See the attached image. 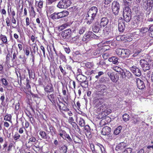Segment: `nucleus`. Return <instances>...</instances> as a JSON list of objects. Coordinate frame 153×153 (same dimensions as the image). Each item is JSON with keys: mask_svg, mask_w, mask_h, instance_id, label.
<instances>
[{"mask_svg": "<svg viewBox=\"0 0 153 153\" xmlns=\"http://www.w3.org/2000/svg\"><path fill=\"white\" fill-rule=\"evenodd\" d=\"M43 2L42 0H40L39 1H36L35 5L40 9H41L43 7Z\"/></svg>", "mask_w": 153, "mask_h": 153, "instance_id": "c85d7f7f", "label": "nucleus"}, {"mask_svg": "<svg viewBox=\"0 0 153 153\" xmlns=\"http://www.w3.org/2000/svg\"><path fill=\"white\" fill-rule=\"evenodd\" d=\"M10 53H8L6 56V58L5 62L7 63H8L10 62Z\"/></svg>", "mask_w": 153, "mask_h": 153, "instance_id": "09e8293b", "label": "nucleus"}, {"mask_svg": "<svg viewBox=\"0 0 153 153\" xmlns=\"http://www.w3.org/2000/svg\"><path fill=\"white\" fill-rule=\"evenodd\" d=\"M144 121V120L142 118H140L138 117H133L132 123L134 124H136L139 123L143 122Z\"/></svg>", "mask_w": 153, "mask_h": 153, "instance_id": "393cba45", "label": "nucleus"}, {"mask_svg": "<svg viewBox=\"0 0 153 153\" xmlns=\"http://www.w3.org/2000/svg\"><path fill=\"white\" fill-rule=\"evenodd\" d=\"M132 151V149L130 148H126L123 152L124 153H131Z\"/></svg>", "mask_w": 153, "mask_h": 153, "instance_id": "37998d69", "label": "nucleus"}, {"mask_svg": "<svg viewBox=\"0 0 153 153\" xmlns=\"http://www.w3.org/2000/svg\"><path fill=\"white\" fill-rule=\"evenodd\" d=\"M76 79L78 81L82 82V84H83V82H85L86 80L87 77L82 74H79L77 76Z\"/></svg>", "mask_w": 153, "mask_h": 153, "instance_id": "a211bd4d", "label": "nucleus"}, {"mask_svg": "<svg viewBox=\"0 0 153 153\" xmlns=\"http://www.w3.org/2000/svg\"><path fill=\"white\" fill-rule=\"evenodd\" d=\"M125 72L126 71L123 70L121 68L120 71H119L118 73H119V74H120L122 78H124V76H125Z\"/></svg>", "mask_w": 153, "mask_h": 153, "instance_id": "49530a36", "label": "nucleus"}, {"mask_svg": "<svg viewBox=\"0 0 153 153\" xmlns=\"http://www.w3.org/2000/svg\"><path fill=\"white\" fill-rule=\"evenodd\" d=\"M111 68L113 70L115 71H116L117 72H118L119 71H120L121 69V68L117 66H113Z\"/></svg>", "mask_w": 153, "mask_h": 153, "instance_id": "a19ab883", "label": "nucleus"}, {"mask_svg": "<svg viewBox=\"0 0 153 153\" xmlns=\"http://www.w3.org/2000/svg\"><path fill=\"white\" fill-rule=\"evenodd\" d=\"M141 51V50L140 49H139L138 50H137L136 49H135L134 51V54L133 55V56H137L138 53H140Z\"/></svg>", "mask_w": 153, "mask_h": 153, "instance_id": "8fccbe9b", "label": "nucleus"}, {"mask_svg": "<svg viewBox=\"0 0 153 153\" xmlns=\"http://www.w3.org/2000/svg\"><path fill=\"white\" fill-rule=\"evenodd\" d=\"M71 4L70 0H61L59 2L57 7L60 8H66Z\"/></svg>", "mask_w": 153, "mask_h": 153, "instance_id": "7ed1b4c3", "label": "nucleus"}, {"mask_svg": "<svg viewBox=\"0 0 153 153\" xmlns=\"http://www.w3.org/2000/svg\"><path fill=\"white\" fill-rule=\"evenodd\" d=\"M108 22V20L106 17H103L101 19L100 26L104 27L105 26Z\"/></svg>", "mask_w": 153, "mask_h": 153, "instance_id": "5701e85b", "label": "nucleus"}, {"mask_svg": "<svg viewBox=\"0 0 153 153\" xmlns=\"http://www.w3.org/2000/svg\"><path fill=\"white\" fill-rule=\"evenodd\" d=\"M100 49L97 48L96 49L93 51V54L95 56H97L100 53Z\"/></svg>", "mask_w": 153, "mask_h": 153, "instance_id": "c9c22d12", "label": "nucleus"}, {"mask_svg": "<svg viewBox=\"0 0 153 153\" xmlns=\"http://www.w3.org/2000/svg\"><path fill=\"white\" fill-rule=\"evenodd\" d=\"M125 5H130L131 3V0H123Z\"/></svg>", "mask_w": 153, "mask_h": 153, "instance_id": "5fc2aeb1", "label": "nucleus"}, {"mask_svg": "<svg viewBox=\"0 0 153 153\" xmlns=\"http://www.w3.org/2000/svg\"><path fill=\"white\" fill-rule=\"evenodd\" d=\"M118 58L116 56H112L109 58L108 60L114 64H118L119 63Z\"/></svg>", "mask_w": 153, "mask_h": 153, "instance_id": "412c9836", "label": "nucleus"}, {"mask_svg": "<svg viewBox=\"0 0 153 153\" xmlns=\"http://www.w3.org/2000/svg\"><path fill=\"white\" fill-rule=\"evenodd\" d=\"M118 22L119 30L120 32H123L124 30L125 27V22L122 19H119Z\"/></svg>", "mask_w": 153, "mask_h": 153, "instance_id": "f8f14e48", "label": "nucleus"}, {"mask_svg": "<svg viewBox=\"0 0 153 153\" xmlns=\"http://www.w3.org/2000/svg\"><path fill=\"white\" fill-rule=\"evenodd\" d=\"M111 131V129L110 127L105 126L102 128V132L103 134H108L110 133Z\"/></svg>", "mask_w": 153, "mask_h": 153, "instance_id": "a878e982", "label": "nucleus"}, {"mask_svg": "<svg viewBox=\"0 0 153 153\" xmlns=\"http://www.w3.org/2000/svg\"><path fill=\"white\" fill-rule=\"evenodd\" d=\"M122 128V127L121 126H119L114 130V134H119L121 133Z\"/></svg>", "mask_w": 153, "mask_h": 153, "instance_id": "72a5a7b5", "label": "nucleus"}, {"mask_svg": "<svg viewBox=\"0 0 153 153\" xmlns=\"http://www.w3.org/2000/svg\"><path fill=\"white\" fill-rule=\"evenodd\" d=\"M137 86L138 88L140 89H143L145 87V84L139 78L136 79Z\"/></svg>", "mask_w": 153, "mask_h": 153, "instance_id": "2eb2a0df", "label": "nucleus"}, {"mask_svg": "<svg viewBox=\"0 0 153 153\" xmlns=\"http://www.w3.org/2000/svg\"><path fill=\"white\" fill-rule=\"evenodd\" d=\"M83 84H82V82L80 83V85L82 87L85 88L88 86V82L86 80L85 82H83Z\"/></svg>", "mask_w": 153, "mask_h": 153, "instance_id": "6e6d98bb", "label": "nucleus"}, {"mask_svg": "<svg viewBox=\"0 0 153 153\" xmlns=\"http://www.w3.org/2000/svg\"><path fill=\"white\" fill-rule=\"evenodd\" d=\"M107 74L111 80L113 82H116L119 79V76L117 74H114L113 73L108 72Z\"/></svg>", "mask_w": 153, "mask_h": 153, "instance_id": "9d476101", "label": "nucleus"}, {"mask_svg": "<svg viewBox=\"0 0 153 153\" xmlns=\"http://www.w3.org/2000/svg\"><path fill=\"white\" fill-rule=\"evenodd\" d=\"M85 66L87 68H91L93 66V64L91 62H88L86 63Z\"/></svg>", "mask_w": 153, "mask_h": 153, "instance_id": "603ef678", "label": "nucleus"}, {"mask_svg": "<svg viewBox=\"0 0 153 153\" xmlns=\"http://www.w3.org/2000/svg\"><path fill=\"white\" fill-rule=\"evenodd\" d=\"M98 91L103 96L106 95L108 92L107 87L104 84H100L98 86Z\"/></svg>", "mask_w": 153, "mask_h": 153, "instance_id": "423d86ee", "label": "nucleus"}, {"mask_svg": "<svg viewBox=\"0 0 153 153\" xmlns=\"http://www.w3.org/2000/svg\"><path fill=\"white\" fill-rule=\"evenodd\" d=\"M86 17V19L88 20L87 23L89 25L93 22L95 17L93 16L92 15L90 16L87 13Z\"/></svg>", "mask_w": 153, "mask_h": 153, "instance_id": "4be33fe9", "label": "nucleus"}, {"mask_svg": "<svg viewBox=\"0 0 153 153\" xmlns=\"http://www.w3.org/2000/svg\"><path fill=\"white\" fill-rule=\"evenodd\" d=\"M131 10L128 6L124 7L123 11V16L125 21L127 22L130 21L131 19Z\"/></svg>", "mask_w": 153, "mask_h": 153, "instance_id": "f257e3e1", "label": "nucleus"}, {"mask_svg": "<svg viewBox=\"0 0 153 153\" xmlns=\"http://www.w3.org/2000/svg\"><path fill=\"white\" fill-rule=\"evenodd\" d=\"M140 64L143 71H146L150 69L149 63L145 60L144 59H141L140 61Z\"/></svg>", "mask_w": 153, "mask_h": 153, "instance_id": "0eeeda50", "label": "nucleus"}, {"mask_svg": "<svg viewBox=\"0 0 153 153\" xmlns=\"http://www.w3.org/2000/svg\"><path fill=\"white\" fill-rule=\"evenodd\" d=\"M71 29H68L62 32L61 36L63 39H68L71 37Z\"/></svg>", "mask_w": 153, "mask_h": 153, "instance_id": "6e6552de", "label": "nucleus"}, {"mask_svg": "<svg viewBox=\"0 0 153 153\" xmlns=\"http://www.w3.org/2000/svg\"><path fill=\"white\" fill-rule=\"evenodd\" d=\"M104 102V100L103 99L101 98H100L97 99L96 100V102L97 105H100L102 104Z\"/></svg>", "mask_w": 153, "mask_h": 153, "instance_id": "2f4dec72", "label": "nucleus"}, {"mask_svg": "<svg viewBox=\"0 0 153 153\" xmlns=\"http://www.w3.org/2000/svg\"><path fill=\"white\" fill-rule=\"evenodd\" d=\"M26 25L28 26L30 24L29 19L28 17H26Z\"/></svg>", "mask_w": 153, "mask_h": 153, "instance_id": "69168bd1", "label": "nucleus"}, {"mask_svg": "<svg viewBox=\"0 0 153 153\" xmlns=\"http://www.w3.org/2000/svg\"><path fill=\"white\" fill-rule=\"evenodd\" d=\"M93 31L95 33H98L100 30L99 23L98 22H96L94 24L92 27Z\"/></svg>", "mask_w": 153, "mask_h": 153, "instance_id": "f3484780", "label": "nucleus"}, {"mask_svg": "<svg viewBox=\"0 0 153 153\" xmlns=\"http://www.w3.org/2000/svg\"><path fill=\"white\" fill-rule=\"evenodd\" d=\"M30 13V14H32L34 16H35L36 12L34 10V8L33 6H32L31 7Z\"/></svg>", "mask_w": 153, "mask_h": 153, "instance_id": "c03bdc74", "label": "nucleus"}, {"mask_svg": "<svg viewBox=\"0 0 153 153\" xmlns=\"http://www.w3.org/2000/svg\"><path fill=\"white\" fill-rule=\"evenodd\" d=\"M126 144L123 142L120 143L116 146L115 149L117 151L122 150L126 146Z\"/></svg>", "mask_w": 153, "mask_h": 153, "instance_id": "dca6fc26", "label": "nucleus"}, {"mask_svg": "<svg viewBox=\"0 0 153 153\" xmlns=\"http://www.w3.org/2000/svg\"><path fill=\"white\" fill-rule=\"evenodd\" d=\"M104 73L102 71H100L98 73V75L96 76L95 78L96 79H98Z\"/></svg>", "mask_w": 153, "mask_h": 153, "instance_id": "680f3d73", "label": "nucleus"}, {"mask_svg": "<svg viewBox=\"0 0 153 153\" xmlns=\"http://www.w3.org/2000/svg\"><path fill=\"white\" fill-rule=\"evenodd\" d=\"M140 30L141 32L143 33H145L148 31H149V29L146 27H144L141 28Z\"/></svg>", "mask_w": 153, "mask_h": 153, "instance_id": "a18cd8bd", "label": "nucleus"}, {"mask_svg": "<svg viewBox=\"0 0 153 153\" xmlns=\"http://www.w3.org/2000/svg\"><path fill=\"white\" fill-rule=\"evenodd\" d=\"M100 109L101 112H105L108 114L111 113V110H109L110 111H108V110H107L108 108H107V105H106L105 104H104L100 106Z\"/></svg>", "mask_w": 153, "mask_h": 153, "instance_id": "6ab92c4d", "label": "nucleus"}, {"mask_svg": "<svg viewBox=\"0 0 153 153\" xmlns=\"http://www.w3.org/2000/svg\"><path fill=\"white\" fill-rule=\"evenodd\" d=\"M1 39L2 41L4 43L7 44V39L6 36L2 35L1 37Z\"/></svg>", "mask_w": 153, "mask_h": 153, "instance_id": "de8ad7c7", "label": "nucleus"}, {"mask_svg": "<svg viewBox=\"0 0 153 153\" xmlns=\"http://www.w3.org/2000/svg\"><path fill=\"white\" fill-rule=\"evenodd\" d=\"M20 137L19 134H14L13 136V137L14 139L15 140H17L19 139Z\"/></svg>", "mask_w": 153, "mask_h": 153, "instance_id": "774afa93", "label": "nucleus"}, {"mask_svg": "<svg viewBox=\"0 0 153 153\" xmlns=\"http://www.w3.org/2000/svg\"><path fill=\"white\" fill-rule=\"evenodd\" d=\"M59 0H48L47 3L48 4H51Z\"/></svg>", "mask_w": 153, "mask_h": 153, "instance_id": "bf43d9fd", "label": "nucleus"}, {"mask_svg": "<svg viewBox=\"0 0 153 153\" xmlns=\"http://www.w3.org/2000/svg\"><path fill=\"white\" fill-rule=\"evenodd\" d=\"M45 90L47 93L52 92L54 91L52 85L51 84H48L45 88Z\"/></svg>", "mask_w": 153, "mask_h": 153, "instance_id": "aec40b11", "label": "nucleus"}, {"mask_svg": "<svg viewBox=\"0 0 153 153\" xmlns=\"http://www.w3.org/2000/svg\"><path fill=\"white\" fill-rule=\"evenodd\" d=\"M90 38L97 39L98 38V36L91 31H89L86 33L84 35L82 39V40L83 41H85L89 39Z\"/></svg>", "mask_w": 153, "mask_h": 153, "instance_id": "39448f33", "label": "nucleus"}, {"mask_svg": "<svg viewBox=\"0 0 153 153\" xmlns=\"http://www.w3.org/2000/svg\"><path fill=\"white\" fill-rule=\"evenodd\" d=\"M59 68L60 70L61 71V72L62 73V74L64 75H65L66 74V72L65 69V68H62V65H60L59 66Z\"/></svg>", "mask_w": 153, "mask_h": 153, "instance_id": "864d4df0", "label": "nucleus"}, {"mask_svg": "<svg viewBox=\"0 0 153 153\" xmlns=\"http://www.w3.org/2000/svg\"><path fill=\"white\" fill-rule=\"evenodd\" d=\"M10 12L11 13V14L12 15V17H14V16H15L16 13L13 10H11V7L10 8Z\"/></svg>", "mask_w": 153, "mask_h": 153, "instance_id": "e2e57ef3", "label": "nucleus"}, {"mask_svg": "<svg viewBox=\"0 0 153 153\" xmlns=\"http://www.w3.org/2000/svg\"><path fill=\"white\" fill-rule=\"evenodd\" d=\"M79 37L78 36H76L72 38V40L74 42H77L79 41Z\"/></svg>", "mask_w": 153, "mask_h": 153, "instance_id": "13d9d810", "label": "nucleus"}, {"mask_svg": "<svg viewBox=\"0 0 153 153\" xmlns=\"http://www.w3.org/2000/svg\"><path fill=\"white\" fill-rule=\"evenodd\" d=\"M98 12L97 8L96 7H92L89 10L88 12V15L95 17Z\"/></svg>", "mask_w": 153, "mask_h": 153, "instance_id": "ddd939ff", "label": "nucleus"}, {"mask_svg": "<svg viewBox=\"0 0 153 153\" xmlns=\"http://www.w3.org/2000/svg\"><path fill=\"white\" fill-rule=\"evenodd\" d=\"M132 10L136 14H137L139 12L140 7L138 5H136L134 7Z\"/></svg>", "mask_w": 153, "mask_h": 153, "instance_id": "f704fd0d", "label": "nucleus"}, {"mask_svg": "<svg viewBox=\"0 0 153 153\" xmlns=\"http://www.w3.org/2000/svg\"><path fill=\"white\" fill-rule=\"evenodd\" d=\"M18 52L17 51L16 52H14L13 54V57L12 59V61L13 62H15L17 58V56L18 55Z\"/></svg>", "mask_w": 153, "mask_h": 153, "instance_id": "7c9ffc66", "label": "nucleus"}, {"mask_svg": "<svg viewBox=\"0 0 153 153\" xmlns=\"http://www.w3.org/2000/svg\"><path fill=\"white\" fill-rule=\"evenodd\" d=\"M79 123V125L81 127H83L85 126V122L83 119L80 118Z\"/></svg>", "mask_w": 153, "mask_h": 153, "instance_id": "ea45409f", "label": "nucleus"}, {"mask_svg": "<svg viewBox=\"0 0 153 153\" xmlns=\"http://www.w3.org/2000/svg\"><path fill=\"white\" fill-rule=\"evenodd\" d=\"M25 53L27 56H28L30 53L29 49V48H26Z\"/></svg>", "mask_w": 153, "mask_h": 153, "instance_id": "0e129e2a", "label": "nucleus"}, {"mask_svg": "<svg viewBox=\"0 0 153 153\" xmlns=\"http://www.w3.org/2000/svg\"><path fill=\"white\" fill-rule=\"evenodd\" d=\"M4 69V66L0 64V74L3 73Z\"/></svg>", "mask_w": 153, "mask_h": 153, "instance_id": "052dcab7", "label": "nucleus"}, {"mask_svg": "<svg viewBox=\"0 0 153 153\" xmlns=\"http://www.w3.org/2000/svg\"><path fill=\"white\" fill-rule=\"evenodd\" d=\"M124 78L130 79L132 77V74L129 71L126 70Z\"/></svg>", "mask_w": 153, "mask_h": 153, "instance_id": "bb28decb", "label": "nucleus"}, {"mask_svg": "<svg viewBox=\"0 0 153 153\" xmlns=\"http://www.w3.org/2000/svg\"><path fill=\"white\" fill-rule=\"evenodd\" d=\"M116 53L122 58L128 57L130 55V51L128 49L123 48H118L116 50Z\"/></svg>", "mask_w": 153, "mask_h": 153, "instance_id": "f03ea898", "label": "nucleus"}, {"mask_svg": "<svg viewBox=\"0 0 153 153\" xmlns=\"http://www.w3.org/2000/svg\"><path fill=\"white\" fill-rule=\"evenodd\" d=\"M59 102L57 103V105L60 110H62L65 111H68L69 110V109L67 108L66 105L64 103L61 101L59 100H58Z\"/></svg>", "mask_w": 153, "mask_h": 153, "instance_id": "9b49d317", "label": "nucleus"}, {"mask_svg": "<svg viewBox=\"0 0 153 153\" xmlns=\"http://www.w3.org/2000/svg\"><path fill=\"white\" fill-rule=\"evenodd\" d=\"M47 97L48 99L53 104L55 103V100L56 99V95L54 93L48 94Z\"/></svg>", "mask_w": 153, "mask_h": 153, "instance_id": "4468645a", "label": "nucleus"}, {"mask_svg": "<svg viewBox=\"0 0 153 153\" xmlns=\"http://www.w3.org/2000/svg\"><path fill=\"white\" fill-rule=\"evenodd\" d=\"M123 119L124 121H127L129 119V116L127 114H126L123 116Z\"/></svg>", "mask_w": 153, "mask_h": 153, "instance_id": "58836bf2", "label": "nucleus"}, {"mask_svg": "<svg viewBox=\"0 0 153 153\" xmlns=\"http://www.w3.org/2000/svg\"><path fill=\"white\" fill-rule=\"evenodd\" d=\"M132 73L136 76H140L141 75V71L139 68L136 66L133 65L129 68Z\"/></svg>", "mask_w": 153, "mask_h": 153, "instance_id": "1a4fd4ad", "label": "nucleus"}, {"mask_svg": "<svg viewBox=\"0 0 153 153\" xmlns=\"http://www.w3.org/2000/svg\"><path fill=\"white\" fill-rule=\"evenodd\" d=\"M127 37H129V36L128 34L120 35L117 37V39H120L121 41H125L126 39H127Z\"/></svg>", "mask_w": 153, "mask_h": 153, "instance_id": "c756f323", "label": "nucleus"}, {"mask_svg": "<svg viewBox=\"0 0 153 153\" xmlns=\"http://www.w3.org/2000/svg\"><path fill=\"white\" fill-rule=\"evenodd\" d=\"M111 9L113 13L115 15H117L118 14L120 9V5L117 1H114L113 2Z\"/></svg>", "mask_w": 153, "mask_h": 153, "instance_id": "20e7f679", "label": "nucleus"}, {"mask_svg": "<svg viewBox=\"0 0 153 153\" xmlns=\"http://www.w3.org/2000/svg\"><path fill=\"white\" fill-rule=\"evenodd\" d=\"M109 56V54L107 53H105L103 54L102 55V57L103 58L105 59H106Z\"/></svg>", "mask_w": 153, "mask_h": 153, "instance_id": "338daca9", "label": "nucleus"}, {"mask_svg": "<svg viewBox=\"0 0 153 153\" xmlns=\"http://www.w3.org/2000/svg\"><path fill=\"white\" fill-rule=\"evenodd\" d=\"M58 15V13H54L50 16V17L53 20L58 19H59Z\"/></svg>", "mask_w": 153, "mask_h": 153, "instance_id": "473e14b6", "label": "nucleus"}, {"mask_svg": "<svg viewBox=\"0 0 153 153\" xmlns=\"http://www.w3.org/2000/svg\"><path fill=\"white\" fill-rule=\"evenodd\" d=\"M69 14V12L68 11L64 10L58 13V16L59 19L65 17L67 16Z\"/></svg>", "mask_w": 153, "mask_h": 153, "instance_id": "b1692460", "label": "nucleus"}, {"mask_svg": "<svg viewBox=\"0 0 153 153\" xmlns=\"http://www.w3.org/2000/svg\"><path fill=\"white\" fill-rule=\"evenodd\" d=\"M68 149L67 147L65 145H63L59 148L60 153H66Z\"/></svg>", "mask_w": 153, "mask_h": 153, "instance_id": "cd10ccee", "label": "nucleus"}, {"mask_svg": "<svg viewBox=\"0 0 153 153\" xmlns=\"http://www.w3.org/2000/svg\"><path fill=\"white\" fill-rule=\"evenodd\" d=\"M86 30V28L85 27H82L81 28L79 31V33L80 34H82Z\"/></svg>", "mask_w": 153, "mask_h": 153, "instance_id": "4c0bfd02", "label": "nucleus"}, {"mask_svg": "<svg viewBox=\"0 0 153 153\" xmlns=\"http://www.w3.org/2000/svg\"><path fill=\"white\" fill-rule=\"evenodd\" d=\"M126 62L127 65H128L129 68L131 67L130 66L133 64V62L132 60L131 59H127L126 60Z\"/></svg>", "mask_w": 153, "mask_h": 153, "instance_id": "79ce46f5", "label": "nucleus"}, {"mask_svg": "<svg viewBox=\"0 0 153 153\" xmlns=\"http://www.w3.org/2000/svg\"><path fill=\"white\" fill-rule=\"evenodd\" d=\"M1 81L2 82L3 84L5 86H6L8 85V83L7 81L4 78H3L1 79Z\"/></svg>", "mask_w": 153, "mask_h": 153, "instance_id": "4d7b16f0", "label": "nucleus"}, {"mask_svg": "<svg viewBox=\"0 0 153 153\" xmlns=\"http://www.w3.org/2000/svg\"><path fill=\"white\" fill-rule=\"evenodd\" d=\"M11 119V116L10 114H6L4 117V120L10 121Z\"/></svg>", "mask_w": 153, "mask_h": 153, "instance_id": "e433bc0d", "label": "nucleus"}, {"mask_svg": "<svg viewBox=\"0 0 153 153\" xmlns=\"http://www.w3.org/2000/svg\"><path fill=\"white\" fill-rule=\"evenodd\" d=\"M69 26V24H65L62 25L59 28V29L62 30L66 27H67Z\"/></svg>", "mask_w": 153, "mask_h": 153, "instance_id": "3c124183", "label": "nucleus"}]
</instances>
